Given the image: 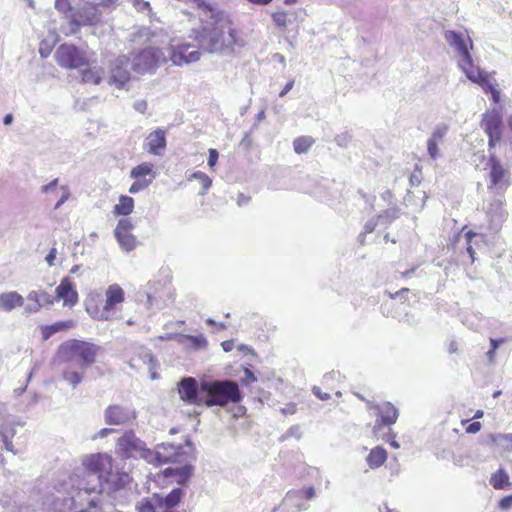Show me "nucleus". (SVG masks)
Segmentation results:
<instances>
[{
	"instance_id": "1",
	"label": "nucleus",
	"mask_w": 512,
	"mask_h": 512,
	"mask_svg": "<svg viewBox=\"0 0 512 512\" xmlns=\"http://www.w3.org/2000/svg\"><path fill=\"white\" fill-rule=\"evenodd\" d=\"M100 350L93 342L71 338L59 344L53 361L65 366L62 379L76 388L84 379V370L96 363Z\"/></svg>"
},
{
	"instance_id": "2",
	"label": "nucleus",
	"mask_w": 512,
	"mask_h": 512,
	"mask_svg": "<svg viewBox=\"0 0 512 512\" xmlns=\"http://www.w3.org/2000/svg\"><path fill=\"white\" fill-rule=\"evenodd\" d=\"M192 38L208 53L231 54L239 43L238 33L229 20L218 19L210 26L193 30Z\"/></svg>"
},
{
	"instance_id": "3",
	"label": "nucleus",
	"mask_w": 512,
	"mask_h": 512,
	"mask_svg": "<svg viewBox=\"0 0 512 512\" xmlns=\"http://www.w3.org/2000/svg\"><path fill=\"white\" fill-rule=\"evenodd\" d=\"M146 458L156 465L167 463H179L180 467H169L162 471L164 477H175L179 484L186 482L191 474L193 467L190 464L191 455L183 450L182 446H175L169 443H162L155 447L153 451L147 450Z\"/></svg>"
},
{
	"instance_id": "4",
	"label": "nucleus",
	"mask_w": 512,
	"mask_h": 512,
	"mask_svg": "<svg viewBox=\"0 0 512 512\" xmlns=\"http://www.w3.org/2000/svg\"><path fill=\"white\" fill-rule=\"evenodd\" d=\"M125 291L117 283L107 287L104 293V300L97 292H91L85 299L87 313L97 321H112L120 311L125 301Z\"/></svg>"
},
{
	"instance_id": "5",
	"label": "nucleus",
	"mask_w": 512,
	"mask_h": 512,
	"mask_svg": "<svg viewBox=\"0 0 512 512\" xmlns=\"http://www.w3.org/2000/svg\"><path fill=\"white\" fill-rule=\"evenodd\" d=\"M202 393H204V406H226L229 403H239L242 394L238 384L230 380H206L202 381Z\"/></svg>"
},
{
	"instance_id": "6",
	"label": "nucleus",
	"mask_w": 512,
	"mask_h": 512,
	"mask_svg": "<svg viewBox=\"0 0 512 512\" xmlns=\"http://www.w3.org/2000/svg\"><path fill=\"white\" fill-rule=\"evenodd\" d=\"M444 38L460 57L458 66L463 72L474 65L469 52V48H473V42L468 35L453 30H447L444 33Z\"/></svg>"
},
{
	"instance_id": "7",
	"label": "nucleus",
	"mask_w": 512,
	"mask_h": 512,
	"mask_svg": "<svg viewBox=\"0 0 512 512\" xmlns=\"http://www.w3.org/2000/svg\"><path fill=\"white\" fill-rule=\"evenodd\" d=\"M165 62L166 58L161 49L149 46L134 55L132 68L137 73L153 72Z\"/></svg>"
},
{
	"instance_id": "8",
	"label": "nucleus",
	"mask_w": 512,
	"mask_h": 512,
	"mask_svg": "<svg viewBox=\"0 0 512 512\" xmlns=\"http://www.w3.org/2000/svg\"><path fill=\"white\" fill-rule=\"evenodd\" d=\"M157 177L155 165L151 162H142L134 166L130 171V178L133 179L129 187L130 194L142 192L154 182Z\"/></svg>"
},
{
	"instance_id": "9",
	"label": "nucleus",
	"mask_w": 512,
	"mask_h": 512,
	"mask_svg": "<svg viewBox=\"0 0 512 512\" xmlns=\"http://www.w3.org/2000/svg\"><path fill=\"white\" fill-rule=\"evenodd\" d=\"M55 59L59 66L66 69H77L86 66L89 60L84 51L73 44L64 43L55 52Z\"/></svg>"
},
{
	"instance_id": "10",
	"label": "nucleus",
	"mask_w": 512,
	"mask_h": 512,
	"mask_svg": "<svg viewBox=\"0 0 512 512\" xmlns=\"http://www.w3.org/2000/svg\"><path fill=\"white\" fill-rule=\"evenodd\" d=\"M481 128L488 136L489 151H491L502 137V115L496 109L487 111L483 114Z\"/></svg>"
},
{
	"instance_id": "11",
	"label": "nucleus",
	"mask_w": 512,
	"mask_h": 512,
	"mask_svg": "<svg viewBox=\"0 0 512 512\" xmlns=\"http://www.w3.org/2000/svg\"><path fill=\"white\" fill-rule=\"evenodd\" d=\"M368 410L372 411L376 417V423L373 428L374 435L378 438V433L383 426H391L398 418L397 409L389 402L368 403Z\"/></svg>"
},
{
	"instance_id": "12",
	"label": "nucleus",
	"mask_w": 512,
	"mask_h": 512,
	"mask_svg": "<svg viewBox=\"0 0 512 512\" xmlns=\"http://www.w3.org/2000/svg\"><path fill=\"white\" fill-rule=\"evenodd\" d=\"M113 458L105 453H95L87 455L82 460V465L86 472L97 475L99 482L111 470Z\"/></svg>"
},
{
	"instance_id": "13",
	"label": "nucleus",
	"mask_w": 512,
	"mask_h": 512,
	"mask_svg": "<svg viewBox=\"0 0 512 512\" xmlns=\"http://www.w3.org/2000/svg\"><path fill=\"white\" fill-rule=\"evenodd\" d=\"M178 392L181 400L188 405L204 406V393H202V382L198 386L197 381L192 377L180 381Z\"/></svg>"
},
{
	"instance_id": "14",
	"label": "nucleus",
	"mask_w": 512,
	"mask_h": 512,
	"mask_svg": "<svg viewBox=\"0 0 512 512\" xmlns=\"http://www.w3.org/2000/svg\"><path fill=\"white\" fill-rule=\"evenodd\" d=\"M133 229L134 224L128 218L120 219L114 229V236L119 246L126 252L133 251L138 244L136 236L132 233Z\"/></svg>"
},
{
	"instance_id": "15",
	"label": "nucleus",
	"mask_w": 512,
	"mask_h": 512,
	"mask_svg": "<svg viewBox=\"0 0 512 512\" xmlns=\"http://www.w3.org/2000/svg\"><path fill=\"white\" fill-rule=\"evenodd\" d=\"M144 442L136 437L134 431H126L116 442V453L127 459L133 457L136 453L144 451Z\"/></svg>"
},
{
	"instance_id": "16",
	"label": "nucleus",
	"mask_w": 512,
	"mask_h": 512,
	"mask_svg": "<svg viewBox=\"0 0 512 512\" xmlns=\"http://www.w3.org/2000/svg\"><path fill=\"white\" fill-rule=\"evenodd\" d=\"M169 57L174 65L181 66L198 61L200 52L189 43H180L170 46Z\"/></svg>"
},
{
	"instance_id": "17",
	"label": "nucleus",
	"mask_w": 512,
	"mask_h": 512,
	"mask_svg": "<svg viewBox=\"0 0 512 512\" xmlns=\"http://www.w3.org/2000/svg\"><path fill=\"white\" fill-rule=\"evenodd\" d=\"M129 64L130 59L126 55H120L115 59L110 71V84L115 85L118 89H123L130 82Z\"/></svg>"
},
{
	"instance_id": "18",
	"label": "nucleus",
	"mask_w": 512,
	"mask_h": 512,
	"mask_svg": "<svg viewBox=\"0 0 512 512\" xmlns=\"http://www.w3.org/2000/svg\"><path fill=\"white\" fill-rule=\"evenodd\" d=\"M104 418L108 425H126L136 419V412L122 405H109L105 409Z\"/></svg>"
},
{
	"instance_id": "19",
	"label": "nucleus",
	"mask_w": 512,
	"mask_h": 512,
	"mask_svg": "<svg viewBox=\"0 0 512 512\" xmlns=\"http://www.w3.org/2000/svg\"><path fill=\"white\" fill-rule=\"evenodd\" d=\"M464 73L470 81L480 85L485 93H491L492 99L495 103L499 102L500 92L496 89L495 85L490 81L488 75L483 70L473 65L464 71Z\"/></svg>"
},
{
	"instance_id": "20",
	"label": "nucleus",
	"mask_w": 512,
	"mask_h": 512,
	"mask_svg": "<svg viewBox=\"0 0 512 512\" xmlns=\"http://www.w3.org/2000/svg\"><path fill=\"white\" fill-rule=\"evenodd\" d=\"M487 165L490 170V185L488 188H506L509 185L508 171L503 167L501 161L495 156L494 153H490V159Z\"/></svg>"
},
{
	"instance_id": "21",
	"label": "nucleus",
	"mask_w": 512,
	"mask_h": 512,
	"mask_svg": "<svg viewBox=\"0 0 512 512\" xmlns=\"http://www.w3.org/2000/svg\"><path fill=\"white\" fill-rule=\"evenodd\" d=\"M55 300H62L63 306L73 307L79 301L76 287L69 277H63L55 289Z\"/></svg>"
},
{
	"instance_id": "22",
	"label": "nucleus",
	"mask_w": 512,
	"mask_h": 512,
	"mask_svg": "<svg viewBox=\"0 0 512 512\" xmlns=\"http://www.w3.org/2000/svg\"><path fill=\"white\" fill-rule=\"evenodd\" d=\"M130 475L122 469L114 468L112 464L111 470L105 475L100 482L105 485L110 491H118L125 488L131 482Z\"/></svg>"
},
{
	"instance_id": "23",
	"label": "nucleus",
	"mask_w": 512,
	"mask_h": 512,
	"mask_svg": "<svg viewBox=\"0 0 512 512\" xmlns=\"http://www.w3.org/2000/svg\"><path fill=\"white\" fill-rule=\"evenodd\" d=\"M167 145L166 131L157 128L150 132L144 142V149L152 155H162Z\"/></svg>"
},
{
	"instance_id": "24",
	"label": "nucleus",
	"mask_w": 512,
	"mask_h": 512,
	"mask_svg": "<svg viewBox=\"0 0 512 512\" xmlns=\"http://www.w3.org/2000/svg\"><path fill=\"white\" fill-rule=\"evenodd\" d=\"M27 299L29 302H32L25 307V312L27 313H36L43 306H49L55 302V297H53L45 290L31 291L27 295Z\"/></svg>"
},
{
	"instance_id": "25",
	"label": "nucleus",
	"mask_w": 512,
	"mask_h": 512,
	"mask_svg": "<svg viewBox=\"0 0 512 512\" xmlns=\"http://www.w3.org/2000/svg\"><path fill=\"white\" fill-rule=\"evenodd\" d=\"M448 131V126L440 124L435 127L430 138L427 141V151L432 159H436L439 155V145L443 142V139Z\"/></svg>"
},
{
	"instance_id": "26",
	"label": "nucleus",
	"mask_w": 512,
	"mask_h": 512,
	"mask_svg": "<svg viewBox=\"0 0 512 512\" xmlns=\"http://www.w3.org/2000/svg\"><path fill=\"white\" fill-rule=\"evenodd\" d=\"M95 491L94 488H77L73 489L71 492V497L69 499L64 500L63 508L59 507L61 512H71L68 510V507L72 504L73 498L76 499L77 502L84 503V509H89V504L87 503V499H92L91 494Z\"/></svg>"
},
{
	"instance_id": "27",
	"label": "nucleus",
	"mask_w": 512,
	"mask_h": 512,
	"mask_svg": "<svg viewBox=\"0 0 512 512\" xmlns=\"http://www.w3.org/2000/svg\"><path fill=\"white\" fill-rule=\"evenodd\" d=\"M24 298L16 291L4 292L0 294V308L4 311H12L17 307H21Z\"/></svg>"
},
{
	"instance_id": "28",
	"label": "nucleus",
	"mask_w": 512,
	"mask_h": 512,
	"mask_svg": "<svg viewBox=\"0 0 512 512\" xmlns=\"http://www.w3.org/2000/svg\"><path fill=\"white\" fill-rule=\"evenodd\" d=\"M75 326L76 322L72 319L66 321H58L51 325H44L41 327L42 338L44 340H48L55 333L72 329Z\"/></svg>"
},
{
	"instance_id": "29",
	"label": "nucleus",
	"mask_w": 512,
	"mask_h": 512,
	"mask_svg": "<svg viewBox=\"0 0 512 512\" xmlns=\"http://www.w3.org/2000/svg\"><path fill=\"white\" fill-rule=\"evenodd\" d=\"M271 18L277 28L285 31L293 20H297L298 12L296 10L276 11L272 13Z\"/></svg>"
},
{
	"instance_id": "30",
	"label": "nucleus",
	"mask_w": 512,
	"mask_h": 512,
	"mask_svg": "<svg viewBox=\"0 0 512 512\" xmlns=\"http://www.w3.org/2000/svg\"><path fill=\"white\" fill-rule=\"evenodd\" d=\"M134 207L135 201L132 197L127 195H120L118 203L114 205L112 212L115 216L126 217L133 212Z\"/></svg>"
},
{
	"instance_id": "31",
	"label": "nucleus",
	"mask_w": 512,
	"mask_h": 512,
	"mask_svg": "<svg viewBox=\"0 0 512 512\" xmlns=\"http://www.w3.org/2000/svg\"><path fill=\"white\" fill-rule=\"evenodd\" d=\"M387 460V452L383 447L377 446L368 454L366 461L371 468H378Z\"/></svg>"
},
{
	"instance_id": "32",
	"label": "nucleus",
	"mask_w": 512,
	"mask_h": 512,
	"mask_svg": "<svg viewBox=\"0 0 512 512\" xmlns=\"http://www.w3.org/2000/svg\"><path fill=\"white\" fill-rule=\"evenodd\" d=\"M0 434L7 450H12V438L15 435V428L12 422H5L0 426Z\"/></svg>"
},
{
	"instance_id": "33",
	"label": "nucleus",
	"mask_w": 512,
	"mask_h": 512,
	"mask_svg": "<svg viewBox=\"0 0 512 512\" xmlns=\"http://www.w3.org/2000/svg\"><path fill=\"white\" fill-rule=\"evenodd\" d=\"M87 503L89 504V509H84V503L77 502L76 499L73 498V502L68 507V510L73 512H103L99 507L98 502L94 499H87Z\"/></svg>"
},
{
	"instance_id": "34",
	"label": "nucleus",
	"mask_w": 512,
	"mask_h": 512,
	"mask_svg": "<svg viewBox=\"0 0 512 512\" xmlns=\"http://www.w3.org/2000/svg\"><path fill=\"white\" fill-rule=\"evenodd\" d=\"M315 140L311 136H300L294 139L293 148L297 154H303L313 146Z\"/></svg>"
},
{
	"instance_id": "35",
	"label": "nucleus",
	"mask_w": 512,
	"mask_h": 512,
	"mask_svg": "<svg viewBox=\"0 0 512 512\" xmlns=\"http://www.w3.org/2000/svg\"><path fill=\"white\" fill-rule=\"evenodd\" d=\"M490 483L495 489H505L510 485L509 476L505 470L500 469L491 476Z\"/></svg>"
},
{
	"instance_id": "36",
	"label": "nucleus",
	"mask_w": 512,
	"mask_h": 512,
	"mask_svg": "<svg viewBox=\"0 0 512 512\" xmlns=\"http://www.w3.org/2000/svg\"><path fill=\"white\" fill-rule=\"evenodd\" d=\"M183 495L184 492L181 488H175L166 497L161 496V500L166 503L165 505L175 509V507L181 502Z\"/></svg>"
},
{
	"instance_id": "37",
	"label": "nucleus",
	"mask_w": 512,
	"mask_h": 512,
	"mask_svg": "<svg viewBox=\"0 0 512 512\" xmlns=\"http://www.w3.org/2000/svg\"><path fill=\"white\" fill-rule=\"evenodd\" d=\"M195 179L197 180L201 185V191L200 194L204 195L208 192L209 188L212 185L211 178L204 172L197 171L194 172L190 177L189 180Z\"/></svg>"
},
{
	"instance_id": "38",
	"label": "nucleus",
	"mask_w": 512,
	"mask_h": 512,
	"mask_svg": "<svg viewBox=\"0 0 512 512\" xmlns=\"http://www.w3.org/2000/svg\"><path fill=\"white\" fill-rule=\"evenodd\" d=\"M81 80L83 83L98 85L101 82V75L96 69H85L81 72Z\"/></svg>"
},
{
	"instance_id": "39",
	"label": "nucleus",
	"mask_w": 512,
	"mask_h": 512,
	"mask_svg": "<svg viewBox=\"0 0 512 512\" xmlns=\"http://www.w3.org/2000/svg\"><path fill=\"white\" fill-rule=\"evenodd\" d=\"M493 443L502 446L506 450H512V434H495L491 435Z\"/></svg>"
},
{
	"instance_id": "40",
	"label": "nucleus",
	"mask_w": 512,
	"mask_h": 512,
	"mask_svg": "<svg viewBox=\"0 0 512 512\" xmlns=\"http://www.w3.org/2000/svg\"><path fill=\"white\" fill-rule=\"evenodd\" d=\"M489 213L493 214L492 215L493 221H496L499 223L502 222L507 215L506 211L503 208V203L501 201L492 203Z\"/></svg>"
},
{
	"instance_id": "41",
	"label": "nucleus",
	"mask_w": 512,
	"mask_h": 512,
	"mask_svg": "<svg viewBox=\"0 0 512 512\" xmlns=\"http://www.w3.org/2000/svg\"><path fill=\"white\" fill-rule=\"evenodd\" d=\"M138 512H157L156 494L152 498H145L137 505Z\"/></svg>"
},
{
	"instance_id": "42",
	"label": "nucleus",
	"mask_w": 512,
	"mask_h": 512,
	"mask_svg": "<svg viewBox=\"0 0 512 512\" xmlns=\"http://www.w3.org/2000/svg\"><path fill=\"white\" fill-rule=\"evenodd\" d=\"M55 8L62 13H67L71 10L69 0H55Z\"/></svg>"
},
{
	"instance_id": "43",
	"label": "nucleus",
	"mask_w": 512,
	"mask_h": 512,
	"mask_svg": "<svg viewBox=\"0 0 512 512\" xmlns=\"http://www.w3.org/2000/svg\"><path fill=\"white\" fill-rule=\"evenodd\" d=\"M209 156H208V166L210 169H214L217 161H218V158H219V154H218V151L214 148H210L209 151Z\"/></svg>"
},
{
	"instance_id": "44",
	"label": "nucleus",
	"mask_w": 512,
	"mask_h": 512,
	"mask_svg": "<svg viewBox=\"0 0 512 512\" xmlns=\"http://www.w3.org/2000/svg\"><path fill=\"white\" fill-rule=\"evenodd\" d=\"M161 500V496L156 494V506H157V512H174V509H172L170 506L165 505Z\"/></svg>"
},
{
	"instance_id": "45",
	"label": "nucleus",
	"mask_w": 512,
	"mask_h": 512,
	"mask_svg": "<svg viewBox=\"0 0 512 512\" xmlns=\"http://www.w3.org/2000/svg\"><path fill=\"white\" fill-rule=\"evenodd\" d=\"M314 395L319 398L320 400H328L331 398V391L330 392H323L322 388L319 386H314L312 389Z\"/></svg>"
},
{
	"instance_id": "46",
	"label": "nucleus",
	"mask_w": 512,
	"mask_h": 512,
	"mask_svg": "<svg viewBox=\"0 0 512 512\" xmlns=\"http://www.w3.org/2000/svg\"><path fill=\"white\" fill-rule=\"evenodd\" d=\"M301 497L305 500H310L315 496V490L312 486L304 487L300 490Z\"/></svg>"
},
{
	"instance_id": "47",
	"label": "nucleus",
	"mask_w": 512,
	"mask_h": 512,
	"mask_svg": "<svg viewBox=\"0 0 512 512\" xmlns=\"http://www.w3.org/2000/svg\"><path fill=\"white\" fill-rule=\"evenodd\" d=\"M134 109L141 113V114H144L146 113L147 109H148V103L146 100L144 99H141V100H138L134 103Z\"/></svg>"
},
{
	"instance_id": "48",
	"label": "nucleus",
	"mask_w": 512,
	"mask_h": 512,
	"mask_svg": "<svg viewBox=\"0 0 512 512\" xmlns=\"http://www.w3.org/2000/svg\"><path fill=\"white\" fill-rule=\"evenodd\" d=\"M57 257V249L55 247L51 248L48 255L45 257V260L48 266L52 267L55 264V260Z\"/></svg>"
},
{
	"instance_id": "49",
	"label": "nucleus",
	"mask_w": 512,
	"mask_h": 512,
	"mask_svg": "<svg viewBox=\"0 0 512 512\" xmlns=\"http://www.w3.org/2000/svg\"><path fill=\"white\" fill-rule=\"evenodd\" d=\"M244 375H245V377L242 380L246 385H249L256 381V377H255L254 373L251 370H249L248 368L244 369Z\"/></svg>"
},
{
	"instance_id": "50",
	"label": "nucleus",
	"mask_w": 512,
	"mask_h": 512,
	"mask_svg": "<svg viewBox=\"0 0 512 512\" xmlns=\"http://www.w3.org/2000/svg\"><path fill=\"white\" fill-rule=\"evenodd\" d=\"M499 507L503 510H508L512 507V495L502 498L499 502Z\"/></svg>"
},
{
	"instance_id": "51",
	"label": "nucleus",
	"mask_w": 512,
	"mask_h": 512,
	"mask_svg": "<svg viewBox=\"0 0 512 512\" xmlns=\"http://www.w3.org/2000/svg\"><path fill=\"white\" fill-rule=\"evenodd\" d=\"M480 429H481V423L480 422H473V423H470L466 427V432L474 434V433H477L478 431H480Z\"/></svg>"
},
{
	"instance_id": "52",
	"label": "nucleus",
	"mask_w": 512,
	"mask_h": 512,
	"mask_svg": "<svg viewBox=\"0 0 512 512\" xmlns=\"http://www.w3.org/2000/svg\"><path fill=\"white\" fill-rule=\"evenodd\" d=\"M135 5H139V9L140 10H147L149 12L152 11V8H151V5L149 2L147 1H144V0H136L135 1Z\"/></svg>"
},
{
	"instance_id": "53",
	"label": "nucleus",
	"mask_w": 512,
	"mask_h": 512,
	"mask_svg": "<svg viewBox=\"0 0 512 512\" xmlns=\"http://www.w3.org/2000/svg\"><path fill=\"white\" fill-rule=\"evenodd\" d=\"M383 440L388 442L393 448H399V444L396 442L395 437L391 433L386 434Z\"/></svg>"
},
{
	"instance_id": "54",
	"label": "nucleus",
	"mask_w": 512,
	"mask_h": 512,
	"mask_svg": "<svg viewBox=\"0 0 512 512\" xmlns=\"http://www.w3.org/2000/svg\"><path fill=\"white\" fill-rule=\"evenodd\" d=\"M294 86V80H290L286 83L282 91L279 93L280 97H284Z\"/></svg>"
},
{
	"instance_id": "55",
	"label": "nucleus",
	"mask_w": 512,
	"mask_h": 512,
	"mask_svg": "<svg viewBox=\"0 0 512 512\" xmlns=\"http://www.w3.org/2000/svg\"><path fill=\"white\" fill-rule=\"evenodd\" d=\"M505 342V339L504 338H500V339H493L491 338L490 339V345L493 349H498V347L500 345H502L503 343Z\"/></svg>"
},
{
	"instance_id": "56",
	"label": "nucleus",
	"mask_w": 512,
	"mask_h": 512,
	"mask_svg": "<svg viewBox=\"0 0 512 512\" xmlns=\"http://www.w3.org/2000/svg\"><path fill=\"white\" fill-rule=\"evenodd\" d=\"M221 345L225 352H229L233 349L234 343L231 340H227V341L222 342Z\"/></svg>"
},
{
	"instance_id": "57",
	"label": "nucleus",
	"mask_w": 512,
	"mask_h": 512,
	"mask_svg": "<svg viewBox=\"0 0 512 512\" xmlns=\"http://www.w3.org/2000/svg\"><path fill=\"white\" fill-rule=\"evenodd\" d=\"M495 354H496V349H493L492 347L488 350V352L486 353V356L488 358V361L490 363H493L494 360H495Z\"/></svg>"
},
{
	"instance_id": "58",
	"label": "nucleus",
	"mask_w": 512,
	"mask_h": 512,
	"mask_svg": "<svg viewBox=\"0 0 512 512\" xmlns=\"http://www.w3.org/2000/svg\"><path fill=\"white\" fill-rule=\"evenodd\" d=\"M115 3H116V0H100L98 2V5L102 6V7H111V6L115 5Z\"/></svg>"
},
{
	"instance_id": "59",
	"label": "nucleus",
	"mask_w": 512,
	"mask_h": 512,
	"mask_svg": "<svg viewBox=\"0 0 512 512\" xmlns=\"http://www.w3.org/2000/svg\"><path fill=\"white\" fill-rule=\"evenodd\" d=\"M458 350V344L456 341H451L449 346H448V352L449 353H456Z\"/></svg>"
},
{
	"instance_id": "60",
	"label": "nucleus",
	"mask_w": 512,
	"mask_h": 512,
	"mask_svg": "<svg viewBox=\"0 0 512 512\" xmlns=\"http://www.w3.org/2000/svg\"><path fill=\"white\" fill-rule=\"evenodd\" d=\"M112 432H114V429H112V428H103L99 431L98 435L100 437H106Z\"/></svg>"
},
{
	"instance_id": "61",
	"label": "nucleus",
	"mask_w": 512,
	"mask_h": 512,
	"mask_svg": "<svg viewBox=\"0 0 512 512\" xmlns=\"http://www.w3.org/2000/svg\"><path fill=\"white\" fill-rule=\"evenodd\" d=\"M57 182H58V180L55 179V180L51 181L49 184L43 186V188H42L43 192H47L50 189L54 188L57 185Z\"/></svg>"
},
{
	"instance_id": "62",
	"label": "nucleus",
	"mask_w": 512,
	"mask_h": 512,
	"mask_svg": "<svg viewBox=\"0 0 512 512\" xmlns=\"http://www.w3.org/2000/svg\"><path fill=\"white\" fill-rule=\"evenodd\" d=\"M248 2L252 3V4H256V5H267L269 4L272 0H247Z\"/></svg>"
},
{
	"instance_id": "63",
	"label": "nucleus",
	"mask_w": 512,
	"mask_h": 512,
	"mask_svg": "<svg viewBox=\"0 0 512 512\" xmlns=\"http://www.w3.org/2000/svg\"><path fill=\"white\" fill-rule=\"evenodd\" d=\"M380 512H399L396 508H391L387 504H384L382 508H380Z\"/></svg>"
},
{
	"instance_id": "64",
	"label": "nucleus",
	"mask_w": 512,
	"mask_h": 512,
	"mask_svg": "<svg viewBox=\"0 0 512 512\" xmlns=\"http://www.w3.org/2000/svg\"><path fill=\"white\" fill-rule=\"evenodd\" d=\"M374 228H375V225H374V224H372V223H367V224L365 225V227H364V233H371V232H373Z\"/></svg>"
}]
</instances>
